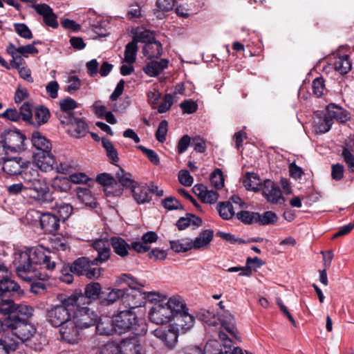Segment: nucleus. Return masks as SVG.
Wrapping results in <instances>:
<instances>
[{
  "label": "nucleus",
  "mask_w": 354,
  "mask_h": 354,
  "mask_svg": "<svg viewBox=\"0 0 354 354\" xmlns=\"http://www.w3.org/2000/svg\"><path fill=\"white\" fill-rule=\"evenodd\" d=\"M168 131V122L167 120H162L156 132V138L160 142H164L166 140V135Z\"/></svg>",
  "instance_id": "nucleus-58"
},
{
  "label": "nucleus",
  "mask_w": 354,
  "mask_h": 354,
  "mask_svg": "<svg viewBox=\"0 0 354 354\" xmlns=\"http://www.w3.org/2000/svg\"><path fill=\"white\" fill-rule=\"evenodd\" d=\"M98 354H120L119 344L109 342L100 348Z\"/></svg>",
  "instance_id": "nucleus-55"
},
{
  "label": "nucleus",
  "mask_w": 354,
  "mask_h": 354,
  "mask_svg": "<svg viewBox=\"0 0 354 354\" xmlns=\"http://www.w3.org/2000/svg\"><path fill=\"white\" fill-rule=\"evenodd\" d=\"M93 249L97 252L96 257L93 260L95 265L107 261L111 254L110 244L106 239H97L93 243Z\"/></svg>",
  "instance_id": "nucleus-19"
},
{
  "label": "nucleus",
  "mask_w": 354,
  "mask_h": 354,
  "mask_svg": "<svg viewBox=\"0 0 354 354\" xmlns=\"http://www.w3.org/2000/svg\"><path fill=\"white\" fill-rule=\"evenodd\" d=\"M180 309L175 312V315L172 319L173 326L176 330L180 333H185L190 330L194 324V317L188 313V309L184 302V306L179 308Z\"/></svg>",
  "instance_id": "nucleus-11"
},
{
  "label": "nucleus",
  "mask_w": 354,
  "mask_h": 354,
  "mask_svg": "<svg viewBox=\"0 0 354 354\" xmlns=\"http://www.w3.org/2000/svg\"><path fill=\"white\" fill-rule=\"evenodd\" d=\"M95 265V262L88 258L81 257L71 264L70 271L78 276H86L89 279H97L101 274V269Z\"/></svg>",
  "instance_id": "nucleus-8"
},
{
  "label": "nucleus",
  "mask_w": 354,
  "mask_h": 354,
  "mask_svg": "<svg viewBox=\"0 0 354 354\" xmlns=\"http://www.w3.org/2000/svg\"><path fill=\"white\" fill-rule=\"evenodd\" d=\"M341 155L348 169L351 172H354V155L349 149L345 147L342 149Z\"/></svg>",
  "instance_id": "nucleus-60"
},
{
  "label": "nucleus",
  "mask_w": 354,
  "mask_h": 354,
  "mask_svg": "<svg viewBox=\"0 0 354 354\" xmlns=\"http://www.w3.org/2000/svg\"><path fill=\"white\" fill-rule=\"evenodd\" d=\"M71 319L82 329L95 326L98 320L97 315L88 307V305L81 306L74 311Z\"/></svg>",
  "instance_id": "nucleus-9"
},
{
  "label": "nucleus",
  "mask_w": 354,
  "mask_h": 354,
  "mask_svg": "<svg viewBox=\"0 0 354 354\" xmlns=\"http://www.w3.org/2000/svg\"><path fill=\"white\" fill-rule=\"evenodd\" d=\"M102 143L111 162L112 163L117 162L119 160L118 154L112 142L108 139L102 138Z\"/></svg>",
  "instance_id": "nucleus-50"
},
{
  "label": "nucleus",
  "mask_w": 354,
  "mask_h": 354,
  "mask_svg": "<svg viewBox=\"0 0 354 354\" xmlns=\"http://www.w3.org/2000/svg\"><path fill=\"white\" fill-rule=\"evenodd\" d=\"M194 192H198V195L201 199L206 203H214L218 200V194L213 190H208L206 187L200 185L194 187Z\"/></svg>",
  "instance_id": "nucleus-31"
},
{
  "label": "nucleus",
  "mask_w": 354,
  "mask_h": 354,
  "mask_svg": "<svg viewBox=\"0 0 354 354\" xmlns=\"http://www.w3.org/2000/svg\"><path fill=\"white\" fill-rule=\"evenodd\" d=\"M132 196L138 204L149 203L151 200L149 186L145 183H136L131 189Z\"/></svg>",
  "instance_id": "nucleus-21"
},
{
  "label": "nucleus",
  "mask_w": 354,
  "mask_h": 354,
  "mask_svg": "<svg viewBox=\"0 0 354 354\" xmlns=\"http://www.w3.org/2000/svg\"><path fill=\"white\" fill-rule=\"evenodd\" d=\"M9 270L4 275L0 274V298H11L19 292L20 287L13 280L9 278Z\"/></svg>",
  "instance_id": "nucleus-16"
},
{
  "label": "nucleus",
  "mask_w": 354,
  "mask_h": 354,
  "mask_svg": "<svg viewBox=\"0 0 354 354\" xmlns=\"http://www.w3.org/2000/svg\"><path fill=\"white\" fill-rule=\"evenodd\" d=\"M80 330L75 322L71 319L62 325L59 330L61 337L69 344H77L80 339Z\"/></svg>",
  "instance_id": "nucleus-14"
},
{
  "label": "nucleus",
  "mask_w": 354,
  "mask_h": 354,
  "mask_svg": "<svg viewBox=\"0 0 354 354\" xmlns=\"http://www.w3.org/2000/svg\"><path fill=\"white\" fill-rule=\"evenodd\" d=\"M96 181L103 186H112L116 183L115 179L111 174L107 173L97 175Z\"/></svg>",
  "instance_id": "nucleus-63"
},
{
  "label": "nucleus",
  "mask_w": 354,
  "mask_h": 354,
  "mask_svg": "<svg viewBox=\"0 0 354 354\" xmlns=\"http://www.w3.org/2000/svg\"><path fill=\"white\" fill-rule=\"evenodd\" d=\"M124 290L122 289H113L107 295L105 301L106 304H111L116 301L118 299L121 298L122 300L124 296Z\"/></svg>",
  "instance_id": "nucleus-61"
},
{
  "label": "nucleus",
  "mask_w": 354,
  "mask_h": 354,
  "mask_svg": "<svg viewBox=\"0 0 354 354\" xmlns=\"http://www.w3.org/2000/svg\"><path fill=\"white\" fill-rule=\"evenodd\" d=\"M115 176L121 185L126 188L131 189L136 183L132 178L131 174L130 173L125 172L122 168H119L118 171L115 174Z\"/></svg>",
  "instance_id": "nucleus-44"
},
{
  "label": "nucleus",
  "mask_w": 354,
  "mask_h": 354,
  "mask_svg": "<svg viewBox=\"0 0 354 354\" xmlns=\"http://www.w3.org/2000/svg\"><path fill=\"white\" fill-rule=\"evenodd\" d=\"M222 327L233 337L237 339V329L235 326L234 317L230 314H226L221 318Z\"/></svg>",
  "instance_id": "nucleus-38"
},
{
  "label": "nucleus",
  "mask_w": 354,
  "mask_h": 354,
  "mask_svg": "<svg viewBox=\"0 0 354 354\" xmlns=\"http://www.w3.org/2000/svg\"><path fill=\"white\" fill-rule=\"evenodd\" d=\"M214 236V231L208 229L202 231L194 241L192 240V245L193 249H200L209 245L212 241Z\"/></svg>",
  "instance_id": "nucleus-30"
},
{
  "label": "nucleus",
  "mask_w": 354,
  "mask_h": 354,
  "mask_svg": "<svg viewBox=\"0 0 354 354\" xmlns=\"http://www.w3.org/2000/svg\"><path fill=\"white\" fill-rule=\"evenodd\" d=\"M41 228L46 233L53 234L59 228L60 221L58 217L51 213H42L39 217Z\"/></svg>",
  "instance_id": "nucleus-22"
},
{
  "label": "nucleus",
  "mask_w": 354,
  "mask_h": 354,
  "mask_svg": "<svg viewBox=\"0 0 354 354\" xmlns=\"http://www.w3.org/2000/svg\"><path fill=\"white\" fill-rule=\"evenodd\" d=\"M19 346V342L10 334L0 338V354H14Z\"/></svg>",
  "instance_id": "nucleus-29"
},
{
  "label": "nucleus",
  "mask_w": 354,
  "mask_h": 354,
  "mask_svg": "<svg viewBox=\"0 0 354 354\" xmlns=\"http://www.w3.org/2000/svg\"><path fill=\"white\" fill-rule=\"evenodd\" d=\"M202 223V219L200 217L192 214H187L185 217H180L176 225L179 230H183L191 225L199 227Z\"/></svg>",
  "instance_id": "nucleus-33"
},
{
  "label": "nucleus",
  "mask_w": 354,
  "mask_h": 354,
  "mask_svg": "<svg viewBox=\"0 0 354 354\" xmlns=\"http://www.w3.org/2000/svg\"><path fill=\"white\" fill-rule=\"evenodd\" d=\"M96 333L100 335H111L113 334V331H115V327L113 324V320L110 321L109 319L100 322H97L96 323Z\"/></svg>",
  "instance_id": "nucleus-41"
},
{
  "label": "nucleus",
  "mask_w": 354,
  "mask_h": 354,
  "mask_svg": "<svg viewBox=\"0 0 354 354\" xmlns=\"http://www.w3.org/2000/svg\"><path fill=\"white\" fill-rule=\"evenodd\" d=\"M171 249L176 252H185L193 249L192 239L185 238L176 241H170Z\"/></svg>",
  "instance_id": "nucleus-40"
},
{
  "label": "nucleus",
  "mask_w": 354,
  "mask_h": 354,
  "mask_svg": "<svg viewBox=\"0 0 354 354\" xmlns=\"http://www.w3.org/2000/svg\"><path fill=\"white\" fill-rule=\"evenodd\" d=\"M335 71H338L341 75L348 73L352 68V64L348 55L339 56L335 59L334 63Z\"/></svg>",
  "instance_id": "nucleus-34"
},
{
  "label": "nucleus",
  "mask_w": 354,
  "mask_h": 354,
  "mask_svg": "<svg viewBox=\"0 0 354 354\" xmlns=\"http://www.w3.org/2000/svg\"><path fill=\"white\" fill-rule=\"evenodd\" d=\"M77 197L79 200L86 206L90 207H96V201L95 197L92 195L91 192L86 188H81L77 192Z\"/></svg>",
  "instance_id": "nucleus-43"
},
{
  "label": "nucleus",
  "mask_w": 354,
  "mask_h": 354,
  "mask_svg": "<svg viewBox=\"0 0 354 354\" xmlns=\"http://www.w3.org/2000/svg\"><path fill=\"white\" fill-rule=\"evenodd\" d=\"M257 212L249 211H240L236 214V217L242 223L247 225L257 223Z\"/></svg>",
  "instance_id": "nucleus-52"
},
{
  "label": "nucleus",
  "mask_w": 354,
  "mask_h": 354,
  "mask_svg": "<svg viewBox=\"0 0 354 354\" xmlns=\"http://www.w3.org/2000/svg\"><path fill=\"white\" fill-rule=\"evenodd\" d=\"M138 41L133 39L125 46L124 62L126 63H135L138 51Z\"/></svg>",
  "instance_id": "nucleus-42"
},
{
  "label": "nucleus",
  "mask_w": 354,
  "mask_h": 354,
  "mask_svg": "<svg viewBox=\"0 0 354 354\" xmlns=\"http://www.w3.org/2000/svg\"><path fill=\"white\" fill-rule=\"evenodd\" d=\"M184 306V301L180 296H173L165 301H159L153 304L149 313L151 322L162 325L172 320L176 311Z\"/></svg>",
  "instance_id": "nucleus-5"
},
{
  "label": "nucleus",
  "mask_w": 354,
  "mask_h": 354,
  "mask_svg": "<svg viewBox=\"0 0 354 354\" xmlns=\"http://www.w3.org/2000/svg\"><path fill=\"white\" fill-rule=\"evenodd\" d=\"M109 243L112 247L113 252L120 257L125 258L129 255V251L131 250L130 245L120 236H111Z\"/></svg>",
  "instance_id": "nucleus-25"
},
{
  "label": "nucleus",
  "mask_w": 354,
  "mask_h": 354,
  "mask_svg": "<svg viewBox=\"0 0 354 354\" xmlns=\"http://www.w3.org/2000/svg\"><path fill=\"white\" fill-rule=\"evenodd\" d=\"M325 81L322 77L315 78L313 81L312 88L313 93L317 97H321L325 88Z\"/></svg>",
  "instance_id": "nucleus-56"
},
{
  "label": "nucleus",
  "mask_w": 354,
  "mask_h": 354,
  "mask_svg": "<svg viewBox=\"0 0 354 354\" xmlns=\"http://www.w3.org/2000/svg\"><path fill=\"white\" fill-rule=\"evenodd\" d=\"M210 182L216 189H218L223 187L224 185V178L223 176V172L220 169H216L212 173Z\"/></svg>",
  "instance_id": "nucleus-53"
},
{
  "label": "nucleus",
  "mask_w": 354,
  "mask_h": 354,
  "mask_svg": "<svg viewBox=\"0 0 354 354\" xmlns=\"http://www.w3.org/2000/svg\"><path fill=\"white\" fill-rule=\"evenodd\" d=\"M154 336L162 340L169 348H173L177 342L178 335L180 333L173 326H169L167 329L158 328L151 332Z\"/></svg>",
  "instance_id": "nucleus-18"
},
{
  "label": "nucleus",
  "mask_w": 354,
  "mask_h": 354,
  "mask_svg": "<svg viewBox=\"0 0 354 354\" xmlns=\"http://www.w3.org/2000/svg\"><path fill=\"white\" fill-rule=\"evenodd\" d=\"M112 320L115 332L120 334L131 331L135 335L142 336L147 331L146 322L138 319L131 310L119 312L113 317Z\"/></svg>",
  "instance_id": "nucleus-4"
},
{
  "label": "nucleus",
  "mask_w": 354,
  "mask_h": 354,
  "mask_svg": "<svg viewBox=\"0 0 354 354\" xmlns=\"http://www.w3.org/2000/svg\"><path fill=\"white\" fill-rule=\"evenodd\" d=\"M216 209L219 216L224 220H230L236 214L232 204L230 201L218 203Z\"/></svg>",
  "instance_id": "nucleus-39"
},
{
  "label": "nucleus",
  "mask_w": 354,
  "mask_h": 354,
  "mask_svg": "<svg viewBox=\"0 0 354 354\" xmlns=\"http://www.w3.org/2000/svg\"><path fill=\"white\" fill-rule=\"evenodd\" d=\"M116 281L118 284L125 283L131 289V292H124L122 299V302L126 306L133 309L145 304V296L137 290L138 286H143L138 283L130 274H122L118 277Z\"/></svg>",
  "instance_id": "nucleus-6"
},
{
  "label": "nucleus",
  "mask_w": 354,
  "mask_h": 354,
  "mask_svg": "<svg viewBox=\"0 0 354 354\" xmlns=\"http://www.w3.org/2000/svg\"><path fill=\"white\" fill-rule=\"evenodd\" d=\"M59 104L61 111H63V115L60 116V120L64 119L68 114H73L71 111L77 107V103L71 97L63 99Z\"/></svg>",
  "instance_id": "nucleus-47"
},
{
  "label": "nucleus",
  "mask_w": 354,
  "mask_h": 354,
  "mask_svg": "<svg viewBox=\"0 0 354 354\" xmlns=\"http://www.w3.org/2000/svg\"><path fill=\"white\" fill-rule=\"evenodd\" d=\"M277 215L272 211H266L263 214L257 212V223L261 225L274 224L277 221Z\"/></svg>",
  "instance_id": "nucleus-45"
},
{
  "label": "nucleus",
  "mask_w": 354,
  "mask_h": 354,
  "mask_svg": "<svg viewBox=\"0 0 354 354\" xmlns=\"http://www.w3.org/2000/svg\"><path fill=\"white\" fill-rule=\"evenodd\" d=\"M54 253L42 246L32 247L15 253L14 266L19 277L26 281H33L30 290L35 294H41L46 290L44 281L35 282L40 278L39 268H44L53 270L55 267Z\"/></svg>",
  "instance_id": "nucleus-1"
},
{
  "label": "nucleus",
  "mask_w": 354,
  "mask_h": 354,
  "mask_svg": "<svg viewBox=\"0 0 354 354\" xmlns=\"http://www.w3.org/2000/svg\"><path fill=\"white\" fill-rule=\"evenodd\" d=\"M67 84L68 85L65 88V91L69 93H73L77 91L82 84L80 80L75 75L68 77Z\"/></svg>",
  "instance_id": "nucleus-59"
},
{
  "label": "nucleus",
  "mask_w": 354,
  "mask_h": 354,
  "mask_svg": "<svg viewBox=\"0 0 354 354\" xmlns=\"http://www.w3.org/2000/svg\"><path fill=\"white\" fill-rule=\"evenodd\" d=\"M315 129L317 132L320 133H325L328 132L332 126L331 120L327 115L323 118H319L317 121H315Z\"/></svg>",
  "instance_id": "nucleus-51"
},
{
  "label": "nucleus",
  "mask_w": 354,
  "mask_h": 354,
  "mask_svg": "<svg viewBox=\"0 0 354 354\" xmlns=\"http://www.w3.org/2000/svg\"><path fill=\"white\" fill-rule=\"evenodd\" d=\"M140 336L123 339L119 344L120 354H141L142 345Z\"/></svg>",
  "instance_id": "nucleus-17"
},
{
  "label": "nucleus",
  "mask_w": 354,
  "mask_h": 354,
  "mask_svg": "<svg viewBox=\"0 0 354 354\" xmlns=\"http://www.w3.org/2000/svg\"><path fill=\"white\" fill-rule=\"evenodd\" d=\"M62 124L71 125L73 129L71 131L72 136L76 138H82L88 133V125L82 118H76L73 114H68L64 119H61Z\"/></svg>",
  "instance_id": "nucleus-15"
},
{
  "label": "nucleus",
  "mask_w": 354,
  "mask_h": 354,
  "mask_svg": "<svg viewBox=\"0 0 354 354\" xmlns=\"http://www.w3.org/2000/svg\"><path fill=\"white\" fill-rule=\"evenodd\" d=\"M262 194L268 202L272 204H282L285 198L282 195L280 187L273 181L267 179L263 183Z\"/></svg>",
  "instance_id": "nucleus-13"
},
{
  "label": "nucleus",
  "mask_w": 354,
  "mask_h": 354,
  "mask_svg": "<svg viewBox=\"0 0 354 354\" xmlns=\"http://www.w3.org/2000/svg\"><path fill=\"white\" fill-rule=\"evenodd\" d=\"M327 113L329 119H335L340 122H345L348 119L347 112L342 107L335 105V104H330L327 106Z\"/></svg>",
  "instance_id": "nucleus-32"
},
{
  "label": "nucleus",
  "mask_w": 354,
  "mask_h": 354,
  "mask_svg": "<svg viewBox=\"0 0 354 354\" xmlns=\"http://www.w3.org/2000/svg\"><path fill=\"white\" fill-rule=\"evenodd\" d=\"M168 64L167 59H161L159 62L152 61L143 68V71L149 76L156 77L167 68Z\"/></svg>",
  "instance_id": "nucleus-27"
},
{
  "label": "nucleus",
  "mask_w": 354,
  "mask_h": 354,
  "mask_svg": "<svg viewBox=\"0 0 354 354\" xmlns=\"http://www.w3.org/2000/svg\"><path fill=\"white\" fill-rule=\"evenodd\" d=\"M180 107L184 113L192 114L196 111L198 104L194 101L188 100L182 102Z\"/></svg>",
  "instance_id": "nucleus-64"
},
{
  "label": "nucleus",
  "mask_w": 354,
  "mask_h": 354,
  "mask_svg": "<svg viewBox=\"0 0 354 354\" xmlns=\"http://www.w3.org/2000/svg\"><path fill=\"white\" fill-rule=\"evenodd\" d=\"M174 103L173 96L171 94H166L162 101L160 103L158 107V111L160 113H165L167 111Z\"/></svg>",
  "instance_id": "nucleus-62"
},
{
  "label": "nucleus",
  "mask_w": 354,
  "mask_h": 354,
  "mask_svg": "<svg viewBox=\"0 0 354 354\" xmlns=\"http://www.w3.org/2000/svg\"><path fill=\"white\" fill-rule=\"evenodd\" d=\"M26 162L21 158L6 159L2 162V169L10 176L20 175Z\"/></svg>",
  "instance_id": "nucleus-24"
},
{
  "label": "nucleus",
  "mask_w": 354,
  "mask_h": 354,
  "mask_svg": "<svg viewBox=\"0 0 354 354\" xmlns=\"http://www.w3.org/2000/svg\"><path fill=\"white\" fill-rule=\"evenodd\" d=\"M55 209L58 214L57 216L59 221H64L71 215L73 209L70 204L61 203L59 204L56 203Z\"/></svg>",
  "instance_id": "nucleus-48"
},
{
  "label": "nucleus",
  "mask_w": 354,
  "mask_h": 354,
  "mask_svg": "<svg viewBox=\"0 0 354 354\" xmlns=\"http://www.w3.org/2000/svg\"><path fill=\"white\" fill-rule=\"evenodd\" d=\"M101 290V285L99 283L91 282L87 284L84 288V293L81 292V298L84 305H89L92 300L98 299Z\"/></svg>",
  "instance_id": "nucleus-26"
},
{
  "label": "nucleus",
  "mask_w": 354,
  "mask_h": 354,
  "mask_svg": "<svg viewBox=\"0 0 354 354\" xmlns=\"http://www.w3.org/2000/svg\"><path fill=\"white\" fill-rule=\"evenodd\" d=\"M51 187L55 191L67 192L71 189V183L67 178L56 177L53 180Z\"/></svg>",
  "instance_id": "nucleus-46"
},
{
  "label": "nucleus",
  "mask_w": 354,
  "mask_h": 354,
  "mask_svg": "<svg viewBox=\"0 0 354 354\" xmlns=\"http://www.w3.org/2000/svg\"><path fill=\"white\" fill-rule=\"evenodd\" d=\"M50 118V112L47 108L41 106L36 108L35 110L34 115L32 116V124L39 127L46 123Z\"/></svg>",
  "instance_id": "nucleus-36"
},
{
  "label": "nucleus",
  "mask_w": 354,
  "mask_h": 354,
  "mask_svg": "<svg viewBox=\"0 0 354 354\" xmlns=\"http://www.w3.org/2000/svg\"><path fill=\"white\" fill-rule=\"evenodd\" d=\"M162 53V44L159 41L147 44L143 48V53L148 59L158 58Z\"/></svg>",
  "instance_id": "nucleus-37"
},
{
  "label": "nucleus",
  "mask_w": 354,
  "mask_h": 354,
  "mask_svg": "<svg viewBox=\"0 0 354 354\" xmlns=\"http://www.w3.org/2000/svg\"><path fill=\"white\" fill-rule=\"evenodd\" d=\"M218 348V342L211 339L206 343L203 350L198 346H188L185 348L180 354H219Z\"/></svg>",
  "instance_id": "nucleus-23"
},
{
  "label": "nucleus",
  "mask_w": 354,
  "mask_h": 354,
  "mask_svg": "<svg viewBox=\"0 0 354 354\" xmlns=\"http://www.w3.org/2000/svg\"><path fill=\"white\" fill-rule=\"evenodd\" d=\"M11 324L10 335L16 340L21 339L23 342L28 340L36 333V328L34 325L26 319L18 317L17 315L12 316Z\"/></svg>",
  "instance_id": "nucleus-7"
},
{
  "label": "nucleus",
  "mask_w": 354,
  "mask_h": 354,
  "mask_svg": "<svg viewBox=\"0 0 354 354\" xmlns=\"http://www.w3.org/2000/svg\"><path fill=\"white\" fill-rule=\"evenodd\" d=\"M162 205L168 210L183 209V205L180 203L176 198L172 196L165 198L162 200Z\"/></svg>",
  "instance_id": "nucleus-57"
},
{
  "label": "nucleus",
  "mask_w": 354,
  "mask_h": 354,
  "mask_svg": "<svg viewBox=\"0 0 354 354\" xmlns=\"http://www.w3.org/2000/svg\"><path fill=\"white\" fill-rule=\"evenodd\" d=\"M32 7L39 15L43 17L46 25L53 28L58 27L57 16L48 5L46 3L33 4Z\"/></svg>",
  "instance_id": "nucleus-20"
},
{
  "label": "nucleus",
  "mask_w": 354,
  "mask_h": 354,
  "mask_svg": "<svg viewBox=\"0 0 354 354\" xmlns=\"http://www.w3.org/2000/svg\"><path fill=\"white\" fill-rule=\"evenodd\" d=\"M58 298L61 303L60 305L64 306L68 309L71 306H76V308H77L81 306H85L81 298V290H75L68 297L59 295Z\"/></svg>",
  "instance_id": "nucleus-28"
},
{
  "label": "nucleus",
  "mask_w": 354,
  "mask_h": 354,
  "mask_svg": "<svg viewBox=\"0 0 354 354\" xmlns=\"http://www.w3.org/2000/svg\"><path fill=\"white\" fill-rule=\"evenodd\" d=\"M31 143L36 150L32 156L35 164L42 171H52L55 164V157L52 153L50 140L36 131L32 133Z\"/></svg>",
  "instance_id": "nucleus-3"
},
{
  "label": "nucleus",
  "mask_w": 354,
  "mask_h": 354,
  "mask_svg": "<svg viewBox=\"0 0 354 354\" xmlns=\"http://www.w3.org/2000/svg\"><path fill=\"white\" fill-rule=\"evenodd\" d=\"M0 313L8 317L15 316V306L11 298H0Z\"/></svg>",
  "instance_id": "nucleus-49"
},
{
  "label": "nucleus",
  "mask_w": 354,
  "mask_h": 354,
  "mask_svg": "<svg viewBox=\"0 0 354 354\" xmlns=\"http://www.w3.org/2000/svg\"><path fill=\"white\" fill-rule=\"evenodd\" d=\"M15 32L21 37L30 39L32 38V34L29 28L23 23L14 24Z\"/></svg>",
  "instance_id": "nucleus-54"
},
{
  "label": "nucleus",
  "mask_w": 354,
  "mask_h": 354,
  "mask_svg": "<svg viewBox=\"0 0 354 354\" xmlns=\"http://www.w3.org/2000/svg\"><path fill=\"white\" fill-rule=\"evenodd\" d=\"M27 161L20 174L25 186L33 190L36 195L35 200L40 205H47L54 201L53 193L46 184V179L39 175L37 165Z\"/></svg>",
  "instance_id": "nucleus-2"
},
{
  "label": "nucleus",
  "mask_w": 354,
  "mask_h": 354,
  "mask_svg": "<svg viewBox=\"0 0 354 354\" xmlns=\"http://www.w3.org/2000/svg\"><path fill=\"white\" fill-rule=\"evenodd\" d=\"M1 141L8 147L9 151L17 152L25 149L24 142L26 138L19 131H6L1 135Z\"/></svg>",
  "instance_id": "nucleus-12"
},
{
  "label": "nucleus",
  "mask_w": 354,
  "mask_h": 354,
  "mask_svg": "<svg viewBox=\"0 0 354 354\" xmlns=\"http://www.w3.org/2000/svg\"><path fill=\"white\" fill-rule=\"evenodd\" d=\"M71 319L70 310L60 304L52 306L46 312V320L54 327H61Z\"/></svg>",
  "instance_id": "nucleus-10"
},
{
  "label": "nucleus",
  "mask_w": 354,
  "mask_h": 354,
  "mask_svg": "<svg viewBox=\"0 0 354 354\" xmlns=\"http://www.w3.org/2000/svg\"><path fill=\"white\" fill-rule=\"evenodd\" d=\"M243 185L248 190L257 192L262 189L263 183L257 174L248 173L243 180Z\"/></svg>",
  "instance_id": "nucleus-35"
}]
</instances>
